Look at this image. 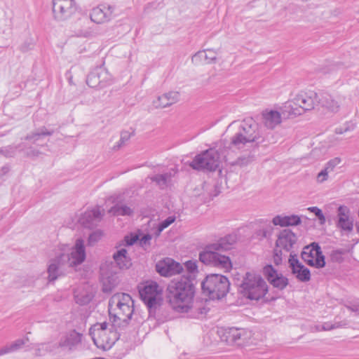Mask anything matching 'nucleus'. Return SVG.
I'll use <instances>...</instances> for the list:
<instances>
[{
    "label": "nucleus",
    "instance_id": "obj_1",
    "mask_svg": "<svg viewBox=\"0 0 359 359\" xmlns=\"http://www.w3.org/2000/svg\"><path fill=\"white\" fill-rule=\"evenodd\" d=\"M264 138L260 135L258 123L252 118H246L239 124L237 130L230 138V141L222 142L219 151L222 155L229 159L236 150H243L255 143H263Z\"/></svg>",
    "mask_w": 359,
    "mask_h": 359
},
{
    "label": "nucleus",
    "instance_id": "obj_2",
    "mask_svg": "<svg viewBox=\"0 0 359 359\" xmlns=\"http://www.w3.org/2000/svg\"><path fill=\"white\" fill-rule=\"evenodd\" d=\"M195 286L190 276L172 280L167 287V299L172 309L178 313H188L193 306Z\"/></svg>",
    "mask_w": 359,
    "mask_h": 359
},
{
    "label": "nucleus",
    "instance_id": "obj_3",
    "mask_svg": "<svg viewBox=\"0 0 359 359\" xmlns=\"http://www.w3.org/2000/svg\"><path fill=\"white\" fill-rule=\"evenodd\" d=\"M236 241L235 236L229 235L220 238L216 243L208 245L199 254V259L205 264L223 269L225 272L232 269V263L229 257L220 252L231 249Z\"/></svg>",
    "mask_w": 359,
    "mask_h": 359
},
{
    "label": "nucleus",
    "instance_id": "obj_4",
    "mask_svg": "<svg viewBox=\"0 0 359 359\" xmlns=\"http://www.w3.org/2000/svg\"><path fill=\"white\" fill-rule=\"evenodd\" d=\"M236 241L235 236L229 235L220 238L216 243L208 245L199 254V259L205 264L223 269L225 272L232 269V263L229 257L220 252L231 249Z\"/></svg>",
    "mask_w": 359,
    "mask_h": 359
},
{
    "label": "nucleus",
    "instance_id": "obj_5",
    "mask_svg": "<svg viewBox=\"0 0 359 359\" xmlns=\"http://www.w3.org/2000/svg\"><path fill=\"white\" fill-rule=\"evenodd\" d=\"M133 311V301L128 294L116 293L109 301L110 319L118 327H125L128 325Z\"/></svg>",
    "mask_w": 359,
    "mask_h": 359
},
{
    "label": "nucleus",
    "instance_id": "obj_6",
    "mask_svg": "<svg viewBox=\"0 0 359 359\" xmlns=\"http://www.w3.org/2000/svg\"><path fill=\"white\" fill-rule=\"evenodd\" d=\"M118 328V325L113 321L111 324L107 322L97 323L90 328L89 334L97 348L107 351L119 339Z\"/></svg>",
    "mask_w": 359,
    "mask_h": 359
},
{
    "label": "nucleus",
    "instance_id": "obj_7",
    "mask_svg": "<svg viewBox=\"0 0 359 359\" xmlns=\"http://www.w3.org/2000/svg\"><path fill=\"white\" fill-rule=\"evenodd\" d=\"M241 292L251 300H259L268 291L265 280L258 274L247 272L240 286Z\"/></svg>",
    "mask_w": 359,
    "mask_h": 359
},
{
    "label": "nucleus",
    "instance_id": "obj_8",
    "mask_svg": "<svg viewBox=\"0 0 359 359\" xmlns=\"http://www.w3.org/2000/svg\"><path fill=\"white\" fill-rule=\"evenodd\" d=\"M201 287L203 292L207 293L210 298L219 299L226 295L230 283L226 276L212 273L206 276Z\"/></svg>",
    "mask_w": 359,
    "mask_h": 359
},
{
    "label": "nucleus",
    "instance_id": "obj_9",
    "mask_svg": "<svg viewBox=\"0 0 359 359\" xmlns=\"http://www.w3.org/2000/svg\"><path fill=\"white\" fill-rule=\"evenodd\" d=\"M140 297L148 308L150 315H154L161 305L162 287L154 281H148L139 290Z\"/></svg>",
    "mask_w": 359,
    "mask_h": 359
},
{
    "label": "nucleus",
    "instance_id": "obj_10",
    "mask_svg": "<svg viewBox=\"0 0 359 359\" xmlns=\"http://www.w3.org/2000/svg\"><path fill=\"white\" fill-rule=\"evenodd\" d=\"M63 257H67L68 267H74L81 264L86 259V250L84 241L81 238L76 240L73 247L68 245L62 244L57 248Z\"/></svg>",
    "mask_w": 359,
    "mask_h": 359
},
{
    "label": "nucleus",
    "instance_id": "obj_11",
    "mask_svg": "<svg viewBox=\"0 0 359 359\" xmlns=\"http://www.w3.org/2000/svg\"><path fill=\"white\" fill-rule=\"evenodd\" d=\"M219 164V154L214 149H210L195 156L189 165L194 170L214 171Z\"/></svg>",
    "mask_w": 359,
    "mask_h": 359
},
{
    "label": "nucleus",
    "instance_id": "obj_12",
    "mask_svg": "<svg viewBox=\"0 0 359 359\" xmlns=\"http://www.w3.org/2000/svg\"><path fill=\"white\" fill-rule=\"evenodd\" d=\"M112 81V76L102 66L97 67L92 70L86 79V83L88 86L99 88H103L111 85Z\"/></svg>",
    "mask_w": 359,
    "mask_h": 359
},
{
    "label": "nucleus",
    "instance_id": "obj_13",
    "mask_svg": "<svg viewBox=\"0 0 359 359\" xmlns=\"http://www.w3.org/2000/svg\"><path fill=\"white\" fill-rule=\"evenodd\" d=\"M52 3L53 16L57 20L69 19L77 10L75 0H53Z\"/></svg>",
    "mask_w": 359,
    "mask_h": 359
},
{
    "label": "nucleus",
    "instance_id": "obj_14",
    "mask_svg": "<svg viewBox=\"0 0 359 359\" xmlns=\"http://www.w3.org/2000/svg\"><path fill=\"white\" fill-rule=\"evenodd\" d=\"M302 259L309 266L320 269L325 266V256L316 243L306 246L302 252Z\"/></svg>",
    "mask_w": 359,
    "mask_h": 359
},
{
    "label": "nucleus",
    "instance_id": "obj_15",
    "mask_svg": "<svg viewBox=\"0 0 359 359\" xmlns=\"http://www.w3.org/2000/svg\"><path fill=\"white\" fill-rule=\"evenodd\" d=\"M67 257H63L59 249H57L55 257L48 262L47 272L48 279L50 282L55 281L57 278L65 274V271L68 267Z\"/></svg>",
    "mask_w": 359,
    "mask_h": 359
},
{
    "label": "nucleus",
    "instance_id": "obj_16",
    "mask_svg": "<svg viewBox=\"0 0 359 359\" xmlns=\"http://www.w3.org/2000/svg\"><path fill=\"white\" fill-rule=\"evenodd\" d=\"M276 245L293 253L292 250L298 246V236L290 229H283L278 235Z\"/></svg>",
    "mask_w": 359,
    "mask_h": 359
},
{
    "label": "nucleus",
    "instance_id": "obj_17",
    "mask_svg": "<svg viewBox=\"0 0 359 359\" xmlns=\"http://www.w3.org/2000/svg\"><path fill=\"white\" fill-rule=\"evenodd\" d=\"M224 337L227 343L241 346L248 341L251 333L243 328L229 327L225 330Z\"/></svg>",
    "mask_w": 359,
    "mask_h": 359
},
{
    "label": "nucleus",
    "instance_id": "obj_18",
    "mask_svg": "<svg viewBox=\"0 0 359 359\" xmlns=\"http://www.w3.org/2000/svg\"><path fill=\"white\" fill-rule=\"evenodd\" d=\"M156 271L163 276H172L180 273L183 266L171 258H165L156 265Z\"/></svg>",
    "mask_w": 359,
    "mask_h": 359
},
{
    "label": "nucleus",
    "instance_id": "obj_19",
    "mask_svg": "<svg viewBox=\"0 0 359 359\" xmlns=\"http://www.w3.org/2000/svg\"><path fill=\"white\" fill-rule=\"evenodd\" d=\"M101 270L102 290L104 292H110L118 283L117 271L114 269L112 264L107 265L106 269L102 267Z\"/></svg>",
    "mask_w": 359,
    "mask_h": 359
},
{
    "label": "nucleus",
    "instance_id": "obj_20",
    "mask_svg": "<svg viewBox=\"0 0 359 359\" xmlns=\"http://www.w3.org/2000/svg\"><path fill=\"white\" fill-rule=\"evenodd\" d=\"M288 262L292 273L295 276L297 280L301 282H308L310 280L311 273L309 269L299 262L295 254H292V252L290 253Z\"/></svg>",
    "mask_w": 359,
    "mask_h": 359
},
{
    "label": "nucleus",
    "instance_id": "obj_21",
    "mask_svg": "<svg viewBox=\"0 0 359 359\" xmlns=\"http://www.w3.org/2000/svg\"><path fill=\"white\" fill-rule=\"evenodd\" d=\"M295 104L303 110L306 111L313 109L318 103V94L314 91L301 92L295 96Z\"/></svg>",
    "mask_w": 359,
    "mask_h": 359
},
{
    "label": "nucleus",
    "instance_id": "obj_22",
    "mask_svg": "<svg viewBox=\"0 0 359 359\" xmlns=\"http://www.w3.org/2000/svg\"><path fill=\"white\" fill-rule=\"evenodd\" d=\"M263 274L275 287L280 290L284 289L288 284L287 278L282 274H278L271 265L264 267Z\"/></svg>",
    "mask_w": 359,
    "mask_h": 359
},
{
    "label": "nucleus",
    "instance_id": "obj_23",
    "mask_svg": "<svg viewBox=\"0 0 359 359\" xmlns=\"http://www.w3.org/2000/svg\"><path fill=\"white\" fill-rule=\"evenodd\" d=\"M104 216V209L97 206L92 210L84 212L80 219L81 224L87 228H93L97 226Z\"/></svg>",
    "mask_w": 359,
    "mask_h": 359
},
{
    "label": "nucleus",
    "instance_id": "obj_24",
    "mask_svg": "<svg viewBox=\"0 0 359 359\" xmlns=\"http://www.w3.org/2000/svg\"><path fill=\"white\" fill-rule=\"evenodd\" d=\"M113 13V6L109 5H101L92 10L90 13V19L93 22L97 24L104 23L112 18Z\"/></svg>",
    "mask_w": 359,
    "mask_h": 359
},
{
    "label": "nucleus",
    "instance_id": "obj_25",
    "mask_svg": "<svg viewBox=\"0 0 359 359\" xmlns=\"http://www.w3.org/2000/svg\"><path fill=\"white\" fill-rule=\"evenodd\" d=\"M349 214L350 210L346 206L340 205L338 208L337 226L341 230L348 232L351 231L353 228V220L349 218Z\"/></svg>",
    "mask_w": 359,
    "mask_h": 359
},
{
    "label": "nucleus",
    "instance_id": "obj_26",
    "mask_svg": "<svg viewBox=\"0 0 359 359\" xmlns=\"http://www.w3.org/2000/svg\"><path fill=\"white\" fill-rule=\"evenodd\" d=\"M217 60V53L212 49H208L207 50H200L195 53L192 57L191 61L195 65H209L215 63Z\"/></svg>",
    "mask_w": 359,
    "mask_h": 359
},
{
    "label": "nucleus",
    "instance_id": "obj_27",
    "mask_svg": "<svg viewBox=\"0 0 359 359\" xmlns=\"http://www.w3.org/2000/svg\"><path fill=\"white\" fill-rule=\"evenodd\" d=\"M180 100V93L177 91L165 93L154 100L153 105L155 108H165L169 107Z\"/></svg>",
    "mask_w": 359,
    "mask_h": 359
},
{
    "label": "nucleus",
    "instance_id": "obj_28",
    "mask_svg": "<svg viewBox=\"0 0 359 359\" xmlns=\"http://www.w3.org/2000/svg\"><path fill=\"white\" fill-rule=\"evenodd\" d=\"M280 111L282 115L287 118L301 115L303 113V110L299 107V104H295V98L286 102L280 108Z\"/></svg>",
    "mask_w": 359,
    "mask_h": 359
},
{
    "label": "nucleus",
    "instance_id": "obj_29",
    "mask_svg": "<svg viewBox=\"0 0 359 359\" xmlns=\"http://www.w3.org/2000/svg\"><path fill=\"white\" fill-rule=\"evenodd\" d=\"M127 250L126 249H121L114 254L113 258L114 259L112 264L114 269L116 271V268L119 269H128L131 263L126 256Z\"/></svg>",
    "mask_w": 359,
    "mask_h": 359
},
{
    "label": "nucleus",
    "instance_id": "obj_30",
    "mask_svg": "<svg viewBox=\"0 0 359 359\" xmlns=\"http://www.w3.org/2000/svg\"><path fill=\"white\" fill-rule=\"evenodd\" d=\"M281 113L274 110L265 111L262 114L264 125L268 128H274L281 123Z\"/></svg>",
    "mask_w": 359,
    "mask_h": 359
},
{
    "label": "nucleus",
    "instance_id": "obj_31",
    "mask_svg": "<svg viewBox=\"0 0 359 359\" xmlns=\"http://www.w3.org/2000/svg\"><path fill=\"white\" fill-rule=\"evenodd\" d=\"M272 223L275 226H297L301 223V219L294 215L290 216L277 215L273 217Z\"/></svg>",
    "mask_w": 359,
    "mask_h": 359
},
{
    "label": "nucleus",
    "instance_id": "obj_32",
    "mask_svg": "<svg viewBox=\"0 0 359 359\" xmlns=\"http://www.w3.org/2000/svg\"><path fill=\"white\" fill-rule=\"evenodd\" d=\"M318 103L321 106L332 112H337L339 109V104L338 101L328 93H323L320 98L318 99Z\"/></svg>",
    "mask_w": 359,
    "mask_h": 359
},
{
    "label": "nucleus",
    "instance_id": "obj_33",
    "mask_svg": "<svg viewBox=\"0 0 359 359\" xmlns=\"http://www.w3.org/2000/svg\"><path fill=\"white\" fill-rule=\"evenodd\" d=\"M82 335L75 330L69 332V334L65 337V339H61L59 346H74L79 344L81 341Z\"/></svg>",
    "mask_w": 359,
    "mask_h": 359
},
{
    "label": "nucleus",
    "instance_id": "obj_34",
    "mask_svg": "<svg viewBox=\"0 0 359 359\" xmlns=\"http://www.w3.org/2000/svg\"><path fill=\"white\" fill-rule=\"evenodd\" d=\"M27 341L28 339H19L10 344L4 346L0 349V356L18 351Z\"/></svg>",
    "mask_w": 359,
    "mask_h": 359
},
{
    "label": "nucleus",
    "instance_id": "obj_35",
    "mask_svg": "<svg viewBox=\"0 0 359 359\" xmlns=\"http://www.w3.org/2000/svg\"><path fill=\"white\" fill-rule=\"evenodd\" d=\"M108 212L114 216H130L133 214V211L127 205L116 203L109 210Z\"/></svg>",
    "mask_w": 359,
    "mask_h": 359
},
{
    "label": "nucleus",
    "instance_id": "obj_36",
    "mask_svg": "<svg viewBox=\"0 0 359 359\" xmlns=\"http://www.w3.org/2000/svg\"><path fill=\"white\" fill-rule=\"evenodd\" d=\"M260 228L256 231L257 236L260 238H267L272 234L273 226L269 220H262Z\"/></svg>",
    "mask_w": 359,
    "mask_h": 359
},
{
    "label": "nucleus",
    "instance_id": "obj_37",
    "mask_svg": "<svg viewBox=\"0 0 359 359\" xmlns=\"http://www.w3.org/2000/svg\"><path fill=\"white\" fill-rule=\"evenodd\" d=\"M172 177L171 172L155 175L151 177L152 182H155L161 189H164L168 186V182Z\"/></svg>",
    "mask_w": 359,
    "mask_h": 359
},
{
    "label": "nucleus",
    "instance_id": "obj_38",
    "mask_svg": "<svg viewBox=\"0 0 359 359\" xmlns=\"http://www.w3.org/2000/svg\"><path fill=\"white\" fill-rule=\"evenodd\" d=\"M53 130L50 131L47 130L45 127H42L38 129L36 132L27 135L25 139L27 140H32L33 143H36V142L41 140L43 136H50L53 135Z\"/></svg>",
    "mask_w": 359,
    "mask_h": 359
},
{
    "label": "nucleus",
    "instance_id": "obj_39",
    "mask_svg": "<svg viewBox=\"0 0 359 359\" xmlns=\"http://www.w3.org/2000/svg\"><path fill=\"white\" fill-rule=\"evenodd\" d=\"M18 149H19L20 151H22L21 144H18L17 146L9 145L3 148H0V154L6 158H12L15 156Z\"/></svg>",
    "mask_w": 359,
    "mask_h": 359
},
{
    "label": "nucleus",
    "instance_id": "obj_40",
    "mask_svg": "<svg viewBox=\"0 0 359 359\" xmlns=\"http://www.w3.org/2000/svg\"><path fill=\"white\" fill-rule=\"evenodd\" d=\"M57 347L56 344L51 343H43L37 345L36 348V354L39 355H43L46 352L53 351Z\"/></svg>",
    "mask_w": 359,
    "mask_h": 359
},
{
    "label": "nucleus",
    "instance_id": "obj_41",
    "mask_svg": "<svg viewBox=\"0 0 359 359\" xmlns=\"http://www.w3.org/2000/svg\"><path fill=\"white\" fill-rule=\"evenodd\" d=\"M175 221V217L170 216L167 217L165 219L163 220L161 222H160L159 224L158 225L157 229L155 231L156 236H158L163 230L169 226Z\"/></svg>",
    "mask_w": 359,
    "mask_h": 359
},
{
    "label": "nucleus",
    "instance_id": "obj_42",
    "mask_svg": "<svg viewBox=\"0 0 359 359\" xmlns=\"http://www.w3.org/2000/svg\"><path fill=\"white\" fill-rule=\"evenodd\" d=\"M132 133L128 131H122L121 133V137L119 141L117 142L116 145L114 146V150H118L123 146L126 144V143L129 140L131 137Z\"/></svg>",
    "mask_w": 359,
    "mask_h": 359
},
{
    "label": "nucleus",
    "instance_id": "obj_43",
    "mask_svg": "<svg viewBox=\"0 0 359 359\" xmlns=\"http://www.w3.org/2000/svg\"><path fill=\"white\" fill-rule=\"evenodd\" d=\"M252 161V157L250 156H243L238 157L235 161L231 163L233 165L245 166Z\"/></svg>",
    "mask_w": 359,
    "mask_h": 359
},
{
    "label": "nucleus",
    "instance_id": "obj_44",
    "mask_svg": "<svg viewBox=\"0 0 359 359\" xmlns=\"http://www.w3.org/2000/svg\"><path fill=\"white\" fill-rule=\"evenodd\" d=\"M102 232L100 231H95L91 233L88 239V245H94L102 237Z\"/></svg>",
    "mask_w": 359,
    "mask_h": 359
},
{
    "label": "nucleus",
    "instance_id": "obj_45",
    "mask_svg": "<svg viewBox=\"0 0 359 359\" xmlns=\"http://www.w3.org/2000/svg\"><path fill=\"white\" fill-rule=\"evenodd\" d=\"M185 267L187 270L189 275L188 276H190V278L193 280L191 278L192 275H194L197 271V264L196 261H188L185 263Z\"/></svg>",
    "mask_w": 359,
    "mask_h": 359
},
{
    "label": "nucleus",
    "instance_id": "obj_46",
    "mask_svg": "<svg viewBox=\"0 0 359 359\" xmlns=\"http://www.w3.org/2000/svg\"><path fill=\"white\" fill-rule=\"evenodd\" d=\"M340 163L341 158L338 157L334 158L326 163L325 168L327 169L329 172H332Z\"/></svg>",
    "mask_w": 359,
    "mask_h": 359
},
{
    "label": "nucleus",
    "instance_id": "obj_47",
    "mask_svg": "<svg viewBox=\"0 0 359 359\" xmlns=\"http://www.w3.org/2000/svg\"><path fill=\"white\" fill-rule=\"evenodd\" d=\"M308 210L316 215V216L320 220V224H323L325 222V217L322 210L318 207H310L308 208Z\"/></svg>",
    "mask_w": 359,
    "mask_h": 359
},
{
    "label": "nucleus",
    "instance_id": "obj_48",
    "mask_svg": "<svg viewBox=\"0 0 359 359\" xmlns=\"http://www.w3.org/2000/svg\"><path fill=\"white\" fill-rule=\"evenodd\" d=\"M281 249L282 248L276 247V248L274 250L273 262L276 265L281 264L283 260V253Z\"/></svg>",
    "mask_w": 359,
    "mask_h": 359
},
{
    "label": "nucleus",
    "instance_id": "obj_49",
    "mask_svg": "<svg viewBox=\"0 0 359 359\" xmlns=\"http://www.w3.org/2000/svg\"><path fill=\"white\" fill-rule=\"evenodd\" d=\"M342 254L343 252L341 250H334L330 255V258L333 262H341L343 260Z\"/></svg>",
    "mask_w": 359,
    "mask_h": 359
},
{
    "label": "nucleus",
    "instance_id": "obj_50",
    "mask_svg": "<svg viewBox=\"0 0 359 359\" xmlns=\"http://www.w3.org/2000/svg\"><path fill=\"white\" fill-rule=\"evenodd\" d=\"M330 172L327 169L324 168L317 175V181L319 183H322L327 180L328 174Z\"/></svg>",
    "mask_w": 359,
    "mask_h": 359
},
{
    "label": "nucleus",
    "instance_id": "obj_51",
    "mask_svg": "<svg viewBox=\"0 0 359 359\" xmlns=\"http://www.w3.org/2000/svg\"><path fill=\"white\" fill-rule=\"evenodd\" d=\"M345 306L350 311L356 313L359 315V300L355 302H350L346 304Z\"/></svg>",
    "mask_w": 359,
    "mask_h": 359
},
{
    "label": "nucleus",
    "instance_id": "obj_52",
    "mask_svg": "<svg viewBox=\"0 0 359 359\" xmlns=\"http://www.w3.org/2000/svg\"><path fill=\"white\" fill-rule=\"evenodd\" d=\"M25 154L27 157H36L40 154V152L38 150L30 147L25 151Z\"/></svg>",
    "mask_w": 359,
    "mask_h": 359
},
{
    "label": "nucleus",
    "instance_id": "obj_53",
    "mask_svg": "<svg viewBox=\"0 0 359 359\" xmlns=\"http://www.w3.org/2000/svg\"><path fill=\"white\" fill-rule=\"evenodd\" d=\"M34 47V43L32 41H29V42H25L23 44L21 45L20 46V50L22 52H27L29 50H31Z\"/></svg>",
    "mask_w": 359,
    "mask_h": 359
},
{
    "label": "nucleus",
    "instance_id": "obj_54",
    "mask_svg": "<svg viewBox=\"0 0 359 359\" xmlns=\"http://www.w3.org/2000/svg\"><path fill=\"white\" fill-rule=\"evenodd\" d=\"M151 239V236L149 233L144 235L140 241L141 245L144 246L149 244V241Z\"/></svg>",
    "mask_w": 359,
    "mask_h": 359
},
{
    "label": "nucleus",
    "instance_id": "obj_55",
    "mask_svg": "<svg viewBox=\"0 0 359 359\" xmlns=\"http://www.w3.org/2000/svg\"><path fill=\"white\" fill-rule=\"evenodd\" d=\"M316 330L318 331H320V330H324V331L331 330H333V326H332V324H330L329 323H325L322 325L321 330H320L318 327H316Z\"/></svg>",
    "mask_w": 359,
    "mask_h": 359
},
{
    "label": "nucleus",
    "instance_id": "obj_56",
    "mask_svg": "<svg viewBox=\"0 0 359 359\" xmlns=\"http://www.w3.org/2000/svg\"><path fill=\"white\" fill-rule=\"evenodd\" d=\"M137 240V236L131 237V238H129L128 236L125 237V241L128 245H133L136 242Z\"/></svg>",
    "mask_w": 359,
    "mask_h": 359
},
{
    "label": "nucleus",
    "instance_id": "obj_57",
    "mask_svg": "<svg viewBox=\"0 0 359 359\" xmlns=\"http://www.w3.org/2000/svg\"><path fill=\"white\" fill-rule=\"evenodd\" d=\"M90 300V298L87 296L86 297H84L83 299H79L78 297H76V302L78 304H86L87 303H88Z\"/></svg>",
    "mask_w": 359,
    "mask_h": 359
},
{
    "label": "nucleus",
    "instance_id": "obj_58",
    "mask_svg": "<svg viewBox=\"0 0 359 359\" xmlns=\"http://www.w3.org/2000/svg\"><path fill=\"white\" fill-rule=\"evenodd\" d=\"M10 170V168L8 165H6L3 166L0 170V175L4 176L6 175Z\"/></svg>",
    "mask_w": 359,
    "mask_h": 359
},
{
    "label": "nucleus",
    "instance_id": "obj_59",
    "mask_svg": "<svg viewBox=\"0 0 359 359\" xmlns=\"http://www.w3.org/2000/svg\"><path fill=\"white\" fill-rule=\"evenodd\" d=\"M346 325H347L346 321H341V322H337V323L332 324V326H333V329H336V328L346 326Z\"/></svg>",
    "mask_w": 359,
    "mask_h": 359
},
{
    "label": "nucleus",
    "instance_id": "obj_60",
    "mask_svg": "<svg viewBox=\"0 0 359 359\" xmlns=\"http://www.w3.org/2000/svg\"><path fill=\"white\" fill-rule=\"evenodd\" d=\"M336 132H337V133H339V134H341L343 133L341 129H337Z\"/></svg>",
    "mask_w": 359,
    "mask_h": 359
}]
</instances>
